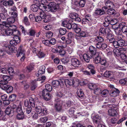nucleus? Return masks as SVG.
Segmentation results:
<instances>
[{"instance_id": "obj_1", "label": "nucleus", "mask_w": 127, "mask_h": 127, "mask_svg": "<svg viewBox=\"0 0 127 127\" xmlns=\"http://www.w3.org/2000/svg\"><path fill=\"white\" fill-rule=\"evenodd\" d=\"M17 8L15 6H13L10 8L8 9L7 10L6 9L2 7L1 8V11L2 13L0 14V16L2 19L3 20L5 19L8 17V13L17 12Z\"/></svg>"}, {"instance_id": "obj_2", "label": "nucleus", "mask_w": 127, "mask_h": 127, "mask_svg": "<svg viewBox=\"0 0 127 127\" xmlns=\"http://www.w3.org/2000/svg\"><path fill=\"white\" fill-rule=\"evenodd\" d=\"M116 37V42H115V48H118L119 46L122 47L127 45V43L123 39L122 35H117Z\"/></svg>"}, {"instance_id": "obj_3", "label": "nucleus", "mask_w": 127, "mask_h": 127, "mask_svg": "<svg viewBox=\"0 0 127 127\" xmlns=\"http://www.w3.org/2000/svg\"><path fill=\"white\" fill-rule=\"evenodd\" d=\"M3 79L0 81V88L3 90H5L7 87V84L8 81L11 79L8 76L3 75L1 76Z\"/></svg>"}, {"instance_id": "obj_4", "label": "nucleus", "mask_w": 127, "mask_h": 127, "mask_svg": "<svg viewBox=\"0 0 127 127\" xmlns=\"http://www.w3.org/2000/svg\"><path fill=\"white\" fill-rule=\"evenodd\" d=\"M46 1V0H41V1L35 0L34 1V2L38 5L39 9L42 11H44L46 10L47 11L48 8L43 3V2L45 3Z\"/></svg>"}, {"instance_id": "obj_5", "label": "nucleus", "mask_w": 127, "mask_h": 127, "mask_svg": "<svg viewBox=\"0 0 127 127\" xmlns=\"http://www.w3.org/2000/svg\"><path fill=\"white\" fill-rule=\"evenodd\" d=\"M4 50L3 51H6L8 54H10L11 53H15L16 52V48L14 46L10 45H5L4 47ZM4 53V52H3Z\"/></svg>"}, {"instance_id": "obj_6", "label": "nucleus", "mask_w": 127, "mask_h": 127, "mask_svg": "<svg viewBox=\"0 0 127 127\" xmlns=\"http://www.w3.org/2000/svg\"><path fill=\"white\" fill-rule=\"evenodd\" d=\"M63 103V101L59 98L55 99V107L57 111H60L62 110Z\"/></svg>"}, {"instance_id": "obj_7", "label": "nucleus", "mask_w": 127, "mask_h": 127, "mask_svg": "<svg viewBox=\"0 0 127 127\" xmlns=\"http://www.w3.org/2000/svg\"><path fill=\"white\" fill-rule=\"evenodd\" d=\"M18 53L17 54V56L18 57H20L21 58L20 59L21 61H23L25 58L24 54L25 52V50L23 48L22 45L20 46L18 49Z\"/></svg>"}, {"instance_id": "obj_8", "label": "nucleus", "mask_w": 127, "mask_h": 127, "mask_svg": "<svg viewBox=\"0 0 127 127\" xmlns=\"http://www.w3.org/2000/svg\"><path fill=\"white\" fill-rule=\"evenodd\" d=\"M48 11H50L52 12L56 11L58 7V5L54 2H50L48 5Z\"/></svg>"}, {"instance_id": "obj_9", "label": "nucleus", "mask_w": 127, "mask_h": 127, "mask_svg": "<svg viewBox=\"0 0 127 127\" xmlns=\"http://www.w3.org/2000/svg\"><path fill=\"white\" fill-rule=\"evenodd\" d=\"M102 53L100 52H97L96 54L93 56V57L95 58L94 60V63L97 64L99 63L101 61V55Z\"/></svg>"}, {"instance_id": "obj_10", "label": "nucleus", "mask_w": 127, "mask_h": 127, "mask_svg": "<svg viewBox=\"0 0 127 127\" xmlns=\"http://www.w3.org/2000/svg\"><path fill=\"white\" fill-rule=\"evenodd\" d=\"M42 95L44 98L46 100H48L51 98V95L49 94V91L46 89L43 91Z\"/></svg>"}, {"instance_id": "obj_11", "label": "nucleus", "mask_w": 127, "mask_h": 127, "mask_svg": "<svg viewBox=\"0 0 127 127\" xmlns=\"http://www.w3.org/2000/svg\"><path fill=\"white\" fill-rule=\"evenodd\" d=\"M109 31V29L101 28L99 30V35L105 36L108 35Z\"/></svg>"}, {"instance_id": "obj_12", "label": "nucleus", "mask_w": 127, "mask_h": 127, "mask_svg": "<svg viewBox=\"0 0 127 127\" xmlns=\"http://www.w3.org/2000/svg\"><path fill=\"white\" fill-rule=\"evenodd\" d=\"M113 21L111 20V19L110 17H107L105 18V22L103 23V25L105 27H107L110 24L111 25H114L115 24L113 23Z\"/></svg>"}, {"instance_id": "obj_13", "label": "nucleus", "mask_w": 127, "mask_h": 127, "mask_svg": "<svg viewBox=\"0 0 127 127\" xmlns=\"http://www.w3.org/2000/svg\"><path fill=\"white\" fill-rule=\"evenodd\" d=\"M88 33L87 32H86L84 31H82L81 32H80L79 34V36L78 37V38H77V39L78 41H80V37H86L88 36ZM80 42H82L81 43H82V44L84 46H86L87 45V44L85 43V44L83 42V40H81V41H80Z\"/></svg>"}, {"instance_id": "obj_14", "label": "nucleus", "mask_w": 127, "mask_h": 127, "mask_svg": "<svg viewBox=\"0 0 127 127\" xmlns=\"http://www.w3.org/2000/svg\"><path fill=\"white\" fill-rule=\"evenodd\" d=\"M81 64L80 61L77 59L73 58L71 60V64L74 67H78Z\"/></svg>"}, {"instance_id": "obj_15", "label": "nucleus", "mask_w": 127, "mask_h": 127, "mask_svg": "<svg viewBox=\"0 0 127 127\" xmlns=\"http://www.w3.org/2000/svg\"><path fill=\"white\" fill-rule=\"evenodd\" d=\"M91 17L89 15H86L85 17L82 20V23L83 24L89 23L92 21Z\"/></svg>"}, {"instance_id": "obj_16", "label": "nucleus", "mask_w": 127, "mask_h": 127, "mask_svg": "<svg viewBox=\"0 0 127 127\" xmlns=\"http://www.w3.org/2000/svg\"><path fill=\"white\" fill-rule=\"evenodd\" d=\"M12 29L8 28L6 30H3L1 32L4 35H10L12 34Z\"/></svg>"}, {"instance_id": "obj_17", "label": "nucleus", "mask_w": 127, "mask_h": 127, "mask_svg": "<svg viewBox=\"0 0 127 127\" xmlns=\"http://www.w3.org/2000/svg\"><path fill=\"white\" fill-rule=\"evenodd\" d=\"M5 112L6 114L10 117H11L13 114V111L12 109L11 106H9L6 109Z\"/></svg>"}, {"instance_id": "obj_18", "label": "nucleus", "mask_w": 127, "mask_h": 127, "mask_svg": "<svg viewBox=\"0 0 127 127\" xmlns=\"http://www.w3.org/2000/svg\"><path fill=\"white\" fill-rule=\"evenodd\" d=\"M71 29L74 30V31L77 33L81 31L80 27H78L77 25L75 23L71 24Z\"/></svg>"}, {"instance_id": "obj_19", "label": "nucleus", "mask_w": 127, "mask_h": 127, "mask_svg": "<svg viewBox=\"0 0 127 127\" xmlns=\"http://www.w3.org/2000/svg\"><path fill=\"white\" fill-rule=\"evenodd\" d=\"M68 21L69 20L67 19L66 21H64L62 22V24L64 27H66L69 29H71V24L70 23H68Z\"/></svg>"}, {"instance_id": "obj_20", "label": "nucleus", "mask_w": 127, "mask_h": 127, "mask_svg": "<svg viewBox=\"0 0 127 127\" xmlns=\"http://www.w3.org/2000/svg\"><path fill=\"white\" fill-rule=\"evenodd\" d=\"M95 14L96 15H101L105 14V12L104 10H102L100 8H96L95 10Z\"/></svg>"}, {"instance_id": "obj_21", "label": "nucleus", "mask_w": 127, "mask_h": 127, "mask_svg": "<svg viewBox=\"0 0 127 127\" xmlns=\"http://www.w3.org/2000/svg\"><path fill=\"white\" fill-rule=\"evenodd\" d=\"M120 92V91L118 89H113L112 91L110 94V95L112 96L115 97L118 95Z\"/></svg>"}, {"instance_id": "obj_22", "label": "nucleus", "mask_w": 127, "mask_h": 127, "mask_svg": "<svg viewBox=\"0 0 127 127\" xmlns=\"http://www.w3.org/2000/svg\"><path fill=\"white\" fill-rule=\"evenodd\" d=\"M105 5L109 8H114L115 7L114 4L109 0H107L105 1Z\"/></svg>"}, {"instance_id": "obj_23", "label": "nucleus", "mask_w": 127, "mask_h": 127, "mask_svg": "<svg viewBox=\"0 0 127 127\" xmlns=\"http://www.w3.org/2000/svg\"><path fill=\"white\" fill-rule=\"evenodd\" d=\"M120 27L122 29V31L123 33L127 32V26L124 23H122L119 24Z\"/></svg>"}, {"instance_id": "obj_24", "label": "nucleus", "mask_w": 127, "mask_h": 127, "mask_svg": "<svg viewBox=\"0 0 127 127\" xmlns=\"http://www.w3.org/2000/svg\"><path fill=\"white\" fill-rule=\"evenodd\" d=\"M87 67L89 69H90L91 73L93 74H94L95 73V71L94 70L95 67L94 65L92 64H88L87 65Z\"/></svg>"}, {"instance_id": "obj_25", "label": "nucleus", "mask_w": 127, "mask_h": 127, "mask_svg": "<svg viewBox=\"0 0 127 127\" xmlns=\"http://www.w3.org/2000/svg\"><path fill=\"white\" fill-rule=\"evenodd\" d=\"M93 57V56L92 55H90L89 56V54H84L83 57V59L86 62L89 63L90 61V59L91 58Z\"/></svg>"}, {"instance_id": "obj_26", "label": "nucleus", "mask_w": 127, "mask_h": 127, "mask_svg": "<svg viewBox=\"0 0 127 127\" xmlns=\"http://www.w3.org/2000/svg\"><path fill=\"white\" fill-rule=\"evenodd\" d=\"M75 83V82L73 80H69L67 79L64 80V83L66 85H72Z\"/></svg>"}, {"instance_id": "obj_27", "label": "nucleus", "mask_w": 127, "mask_h": 127, "mask_svg": "<svg viewBox=\"0 0 127 127\" xmlns=\"http://www.w3.org/2000/svg\"><path fill=\"white\" fill-rule=\"evenodd\" d=\"M89 49L90 52L92 56L95 55L97 52L96 51L95 48L93 46H90Z\"/></svg>"}, {"instance_id": "obj_28", "label": "nucleus", "mask_w": 127, "mask_h": 127, "mask_svg": "<svg viewBox=\"0 0 127 127\" xmlns=\"http://www.w3.org/2000/svg\"><path fill=\"white\" fill-rule=\"evenodd\" d=\"M108 112L109 115L112 116H115L117 114V111L113 109H109Z\"/></svg>"}, {"instance_id": "obj_29", "label": "nucleus", "mask_w": 127, "mask_h": 127, "mask_svg": "<svg viewBox=\"0 0 127 127\" xmlns=\"http://www.w3.org/2000/svg\"><path fill=\"white\" fill-rule=\"evenodd\" d=\"M4 27L8 28L12 27L11 25L8 24L6 22H3L2 24H0V30L3 28Z\"/></svg>"}, {"instance_id": "obj_30", "label": "nucleus", "mask_w": 127, "mask_h": 127, "mask_svg": "<svg viewBox=\"0 0 127 127\" xmlns=\"http://www.w3.org/2000/svg\"><path fill=\"white\" fill-rule=\"evenodd\" d=\"M45 67L44 66H41L38 71V74L39 75L44 73L45 72Z\"/></svg>"}, {"instance_id": "obj_31", "label": "nucleus", "mask_w": 127, "mask_h": 127, "mask_svg": "<svg viewBox=\"0 0 127 127\" xmlns=\"http://www.w3.org/2000/svg\"><path fill=\"white\" fill-rule=\"evenodd\" d=\"M36 4H32L31 7V10L34 12H36L38 10L39 6Z\"/></svg>"}, {"instance_id": "obj_32", "label": "nucleus", "mask_w": 127, "mask_h": 127, "mask_svg": "<svg viewBox=\"0 0 127 127\" xmlns=\"http://www.w3.org/2000/svg\"><path fill=\"white\" fill-rule=\"evenodd\" d=\"M67 93L65 91H60L57 92V95L58 97H62L66 95Z\"/></svg>"}, {"instance_id": "obj_33", "label": "nucleus", "mask_w": 127, "mask_h": 127, "mask_svg": "<svg viewBox=\"0 0 127 127\" xmlns=\"http://www.w3.org/2000/svg\"><path fill=\"white\" fill-rule=\"evenodd\" d=\"M22 105L21 102L19 103V105L16 108V112L18 113H20L23 112L22 109Z\"/></svg>"}, {"instance_id": "obj_34", "label": "nucleus", "mask_w": 127, "mask_h": 127, "mask_svg": "<svg viewBox=\"0 0 127 127\" xmlns=\"http://www.w3.org/2000/svg\"><path fill=\"white\" fill-rule=\"evenodd\" d=\"M60 82L59 80H54L52 82V84L54 87H58L60 86Z\"/></svg>"}, {"instance_id": "obj_35", "label": "nucleus", "mask_w": 127, "mask_h": 127, "mask_svg": "<svg viewBox=\"0 0 127 127\" xmlns=\"http://www.w3.org/2000/svg\"><path fill=\"white\" fill-rule=\"evenodd\" d=\"M107 13L109 15H112L114 14L116 12L115 10L113 9V8H110L107 9Z\"/></svg>"}, {"instance_id": "obj_36", "label": "nucleus", "mask_w": 127, "mask_h": 127, "mask_svg": "<svg viewBox=\"0 0 127 127\" xmlns=\"http://www.w3.org/2000/svg\"><path fill=\"white\" fill-rule=\"evenodd\" d=\"M113 74V73L112 71H106L104 74V76L107 77L111 76Z\"/></svg>"}, {"instance_id": "obj_37", "label": "nucleus", "mask_w": 127, "mask_h": 127, "mask_svg": "<svg viewBox=\"0 0 127 127\" xmlns=\"http://www.w3.org/2000/svg\"><path fill=\"white\" fill-rule=\"evenodd\" d=\"M15 21V18L12 17H10L7 19V22H6L11 25L10 24L13 23H14Z\"/></svg>"}, {"instance_id": "obj_38", "label": "nucleus", "mask_w": 127, "mask_h": 127, "mask_svg": "<svg viewBox=\"0 0 127 127\" xmlns=\"http://www.w3.org/2000/svg\"><path fill=\"white\" fill-rule=\"evenodd\" d=\"M77 95L79 97H81L83 96L84 94L82 89H78L77 91Z\"/></svg>"}, {"instance_id": "obj_39", "label": "nucleus", "mask_w": 127, "mask_h": 127, "mask_svg": "<svg viewBox=\"0 0 127 127\" xmlns=\"http://www.w3.org/2000/svg\"><path fill=\"white\" fill-rule=\"evenodd\" d=\"M12 34L14 36H18V35H20V31L16 29H12Z\"/></svg>"}, {"instance_id": "obj_40", "label": "nucleus", "mask_w": 127, "mask_h": 127, "mask_svg": "<svg viewBox=\"0 0 127 127\" xmlns=\"http://www.w3.org/2000/svg\"><path fill=\"white\" fill-rule=\"evenodd\" d=\"M113 53L115 56L117 57L120 56L121 54L120 50L117 49H114L113 51Z\"/></svg>"}, {"instance_id": "obj_41", "label": "nucleus", "mask_w": 127, "mask_h": 127, "mask_svg": "<svg viewBox=\"0 0 127 127\" xmlns=\"http://www.w3.org/2000/svg\"><path fill=\"white\" fill-rule=\"evenodd\" d=\"M48 120L47 117H42L38 121L42 123H43L46 122Z\"/></svg>"}, {"instance_id": "obj_42", "label": "nucleus", "mask_w": 127, "mask_h": 127, "mask_svg": "<svg viewBox=\"0 0 127 127\" xmlns=\"http://www.w3.org/2000/svg\"><path fill=\"white\" fill-rule=\"evenodd\" d=\"M8 13V16H11L12 18H16L18 16V13L17 12H10V13Z\"/></svg>"}, {"instance_id": "obj_43", "label": "nucleus", "mask_w": 127, "mask_h": 127, "mask_svg": "<svg viewBox=\"0 0 127 127\" xmlns=\"http://www.w3.org/2000/svg\"><path fill=\"white\" fill-rule=\"evenodd\" d=\"M93 122L96 124L98 123L99 121V119L98 116L97 115L93 117Z\"/></svg>"}, {"instance_id": "obj_44", "label": "nucleus", "mask_w": 127, "mask_h": 127, "mask_svg": "<svg viewBox=\"0 0 127 127\" xmlns=\"http://www.w3.org/2000/svg\"><path fill=\"white\" fill-rule=\"evenodd\" d=\"M7 72L11 76H13L14 74V70L12 67H9L7 69Z\"/></svg>"}, {"instance_id": "obj_45", "label": "nucleus", "mask_w": 127, "mask_h": 127, "mask_svg": "<svg viewBox=\"0 0 127 127\" xmlns=\"http://www.w3.org/2000/svg\"><path fill=\"white\" fill-rule=\"evenodd\" d=\"M25 117L23 112L20 113H18L17 115V117L18 120L23 119Z\"/></svg>"}, {"instance_id": "obj_46", "label": "nucleus", "mask_w": 127, "mask_h": 127, "mask_svg": "<svg viewBox=\"0 0 127 127\" xmlns=\"http://www.w3.org/2000/svg\"><path fill=\"white\" fill-rule=\"evenodd\" d=\"M38 57L40 58L44 57L45 56V54L44 52L41 51H38L37 54Z\"/></svg>"}, {"instance_id": "obj_47", "label": "nucleus", "mask_w": 127, "mask_h": 127, "mask_svg": "<svg viewBox=\"0 0 127 127\" xmlns=\"http://www.w3.org/2000/svg\"><path fill=\"white\" fill-rule=\"evenodd\" d=\"M121 28L118 27L116 29L114 30V32H115L116 34L118 35H121L122 34V31L121 30Z\"/></svg>"}, {"instance_id": "obj_48", "label": "nucleus", "mask_w": 127, "mask_h": 127, "mask_svg": "<svg viewBox=\"0 0 127 127\" xmlns=\"http://www.w3.org/2000/svg\"><path fill=\"white\" fill-rule=\"evenodd\" d=\"M95 89H94V92L95 94L96 95H98L101 94V90L100 89L97 87H95Z\"/></svg>"}, {"instance_id": "obj_49", "label": "nucleus", "mask_w": 127, "mask_h": 127, "mask_svg": "<svg viewBox=\"0 0 127 127\" xmlns=\"http://www.w3.org/2000/svg\"><path fill=\"white\" fill-rule=\"evenodd\" d=\"M29 100L30 104L33 107H35L34 101L32 97H30L29 98Z\"/></svg>"}, {"instance_id": "obj_50", "label": "nucleus", "mask_w": 127, "mask_h": 127, "mask_svg": "<svg viewBox=\"0 0 127 127\" xmlns=\"http://www.w3.org/2000/svg\"><path fill=\"white\" fill-rule=\"evenodd\" d=\"M104 40L103 38L100 36H97L95 39V40L98 42L101 43Z\"/></svg>"}, {"instance_id": "obj_51", "label": "nucleus", "mask_w": 127, "mask_h": 127, "mask_svg": "<svg viewBox=\"0 0 127 127\" xmlns=\"http://www.w3.org/2000/svg\"><path fill=\"white\" fill-rule=\"evenodd\" d=\"M36 32L34 30L31 29L29 30V32L28 34L31 36H33L34 35Z\"/></svg>"}, {"instance_id": "obj_52", "label": "nucleus", "mask_w": 127, "mask_h": 127, "mask_svg": "<svg viewBox=\"0 0 127 127\" xmlns=\"http://www.w3.org/2000/svg\"><path fill=\"white\" fill-rule=\"evenodd\" d=\"M46 89L49 92L51 91L52 89V86L49 84H47L45 86Z\"/></svg>"}, {"instance_id": "obj_53", "label": "nucleus", "mask_w": 127, "mask_h": 127, "mask_svg": "<svg viewBox=\"0 0 127 127\" xmlns=\"http://www.w3.org/2000/svg\"><path fill=\"white\" fill-rule=\"evenodd\" d=\"M35 111L37 113L40 114L42 109L41 107L40 106H37L35 107Z\"/></svg>"}, {"instance_id": "obj_54", "label": "nucleus", "mask_w": 127, "mask_h": 127, "mask_svg": "<svg viewBox=\"0 0 127 127\" xmlns=\"http://www.w3.org/2000/svg\"><path fill=\"white\" fill-rule=\"evenodd\" d=\"M6 90V91L7 93H11L13 90V87L10 86H8L7 85V87L6 88L5 90Z\"/></svg>"}, {"instance_id": "obj_55", "label": "nucleus", "mask_w": 127, "mask_h": 127, "mask_svg": "<svg viewBox=\"0 0 127 127\" xmlns=\"http://www.w3.org/2000/svg\"><path fill=\"white\" fill-rule=\"evenodd\" d=\"M59 31L61 34L63 35L66 33V30L65 28H60V29Z\"/></svg>"}, {"instance_id": "obj_56", "label": "nucleus", "mask_w": 127, "mask_h": 127, "mask_svg": "<svg viewBox=\"0 0 127 127\" xmlns=\"http://www.w3.org/2000/svg\"><path fill=\"white\" fill-rule=\"evenodd\" d=\"M51 19V17L49 15H47L44 19L43 21L45 23H47L49 22Z\"/></svg>"}, {"instance_id": "obj_57", "label": "nucleus", "mask_w": 127, "mask_h": 127, "mask_svg": "<svg viewBox=\"0 0 127 127\" xmlns=\"http://www.w3.org/2000/svg\"><path fill=\"white\" fill-rule=\"evenodd\" d=\"M120 83L122 85H126L127 84V79H121L119 81Z\"/></svg>"}, {"instance_id": "obj_58", "label": "nucleus", "mask_w": 127, "mask_h": 127, "mask_svg": "<svg viewBox=\"0 0 127 127\" xmlns=\"http://www.w3.org/2000/svg\"><path fill=\"white\" fill-rule=\"evenodd\" d=\"M21 83L24 85V88L26 89L29 88V84L25 81H23L21 82Z\"/></svg>"}, {"instance_id": "obj_59", "label": "nucleus", "mask_w": 127, "mask_h": 127, "mask_svg": "<svg viewBox=\"0 0 127 127\" xmlns=\"http://www.w3.org/2000/svg\"><path fill=\"white\" fill-rule=\"evenodd\" d=\"M16 95L14 94H12L9 96V100L11 101H14L15 99Z\"/></svg>"}, {"instance_id": "obj_60", "label": "nucleus", "mask_w": 127, "mask_h": 127, "mask_svg": "<svg viewBox=\"0 0 127 127\" xmlns=\"http://www.w3.org/2000/svg\"><path fill=\"white\" fill-rule=\"evenodd\" d=\"M23 22L26 25H30V23L28 21V19L27 17L25 16L24 17Z\"/></svg>"}, {"instance_id": "obj_61", "label": "nucleus", "mask_w": 127, "mask_h": 127, "mask_svg": "<svg viewBox=\"0 0 127 127\" xmlns=\"http://www.w3.org/2000/svg\"><path fill=\"white\" fill-rule=\"evenodd\" d=\"M32 85L31 90L32 91L34 90L36 87V83L35 81H33L32 82Z\"/></svg>"}, {"instance_id": "obj_62", "label": "nucleus", "mask_w": 127, "mask_h": 127, "mask_svg": "<svg viewBox=\"0 0 127 127\" xmlns=\"http://www.w3.org/2000/svg\"><path fill=\"white\" fill-rule=\"evenodd\" d=\"M109 41L110 43H112L114 47L115 48L116 47L115 45V42H116V41L115 40V39L113 38H111L109 39Z\"/></svg>"}, {"instance_id": "obj_63", "label": "nucleus", "mask_w": 127, "mask_h": 127, "mask_svg": "<svg viewBox=\"0 0 127 127\" xmlns=\"http://www.w3.org/2000/svg\"><path fill=\"white\" fill-rule=\"evenodd\" d=\"M121 58V59L123 60V61H124L127 58V56L124 53H123L121 54L120 55Z\"/></svg>"}, {"instance_id": "obj_64", "label": "nucleus", "mask_w": 127, "mask_h": 127, "mask_svg": "<svg viewBox=\"0 0 127 127\" xmlns=\"http://www.w3.org/2000/svg\"><path fill=\"white\" fill-rule=\"evenodd\" d=\"M69 16L71 18L73 19H75L76 17L78 16V15L74 13H71Z\"/></svg>"}]
</instances>
